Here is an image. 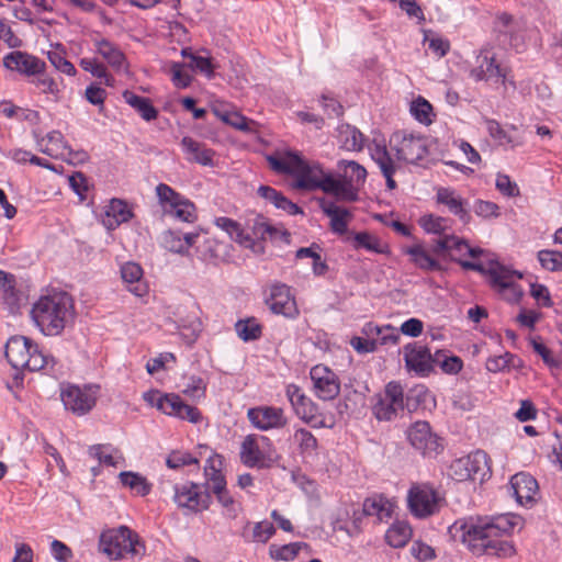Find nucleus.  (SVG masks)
I'll use <instances>...</instances> for the list:
<instances>
[{
    "instance_id": "nucleus-35",
    "label": "nucleus",
    "mask_w": 562,
    "mask_h": 562,
    "mask_svg": "<svg viewBox=\"0 0 562 562\" xmlns=\"http://www.w3.org/2000/svg\"><path fill=\"white\" fill-rule=\"evenodd\" d=\"M121 276L131 293L139 297L147 293V285L143 280V269L138 263L125 262L121 267Z\"/></svg>"
},
{
    "instance_id": "nucleus-8",
    "label": "nucleus",
    "mask_w": 562,
    "mask_h": 562,
    "mask_svg": "<svg viewBox=\"0 0 562 562\" xmlns=\"http://www.w3.org/2000/svg\"><path fill=\"white\" fill-rule=\"evenodd\" d=\"M156 195L166 215L184 223H193L196 220L194 204L189 199L176 192L170 186L159 183L156 187Z\"/></svg>"
},
{
    "instance_id": "nucleus-54",
    "label": "nucleus",
    "mask_w": 562,
    "mask_h": 562,
    "mask_svg": "<svg viewBox=\"0 0 562 562\" xmlns=\"http://www.w3.org/2000/svg\"><path fill=\"white\" fill-rule=\"evenodd\" d=\"M496 24L499 26H504L505 30H498L497 42L504 48L514 47L516 44L514 43L513 32L515 26L512 24V16L506 13L501 14L497 18Z\"/></svg>"
},
{
    "instance_id": "nucleus-10",
    "label": "nucleus",
    "mask_w": 562,
    "mask_h": 562,
    "mask_svg": "<svg viewBox=\"0 0 562 562\" xmlns=\"http://www.w3.org/2000/svg\"><path fill=\"white\" fill-rule=\"evenodd\" d=\"M173 492V502L186 515L207 510L212 504L210 492L202 490L198 483L175 484Z\"/></svg>"
},
{
    "instance_id": "nucleus-49",
    "label": "nucleus",
    "mask_w": 562,
    "mask_h": 562,
    "mask_svg": "<svg viewBox=\"0 0 562 562\" xmlns=\"http://www.w3.org/2000/svg\"><path fill=\"white\" fill-rule=\"evenodd\" d=\"M353 247L356 249L363 248L374 254H389L390 251L389 246L386 244L381 243V240L378 237L367 232H360L355 234Z\"/></svg>"
},
{
    "instance_id": "nucleus-36",
    "label": "nucleus",
    "mask_w": 562,
    "mask_h": 562,
    "mask_svg": "<svg viewBox=\"0 0 562 562\" xmlns=\"http://www.w3.org/2000/svg\"><path fill=\"white\" fill-rule=\"evenodd\" d=\"M271 452L272 443L262 435H248L240 446V457H270Z\"/></svg>"
},
{
    "instance_id": "nucleus-53",
    "label": "nucleus",
    "mask_w": 562,
    "mask_h": 562,
    "mask_svg": "<svg viewBox=\"0 0 562 562\" xmlns=\"http://www.w3.org/2000/svg\"><path fill=\"white\" fill-rule=\"evenodd\" d=\"M214 494L217 502L225 508L227 516L235 518L237 516V508L234 496L227 490V484L223 485L222 482L216 483L214 491L211 492V495Z\"/></svg>"
},
{
    "instance_id": "nucleus-24",
    "label": "nucleus",
    "mask_w": 562,
    "mask_h": 562,
    "mask_svg": "<svg viewBox=\"0 0 562 562\" xmlns=\"http://www.w3.org/2000/svg\"><path fill=\"white\" fill-rule=\"evenodd\" d=\"M509 488L517 503L521 506L532 507L539 491L537 480L529 473L519 472L510 477Z\"/></svg>"
},
{
    "instance_id": "nucleus-48",
    "label": "nucleus",
    "mask_w": 562,
    "mask_h": 562,
    "mask_svg": "<svg viewBox=\"0 0 562 562\" xmlns=\"http://www.w3.org/2000/svg\"><path fill=\"white\" fill-rule=\"evenodd\" d=\"M412 535L411 527L405 522H394L385 533V541L392 548H403Z\"/></svg>"
},
{
    "instance_id": "nucleus-43",
    "label": "nucleus",
    "mask_w": 562,
    "mask_h": 562,
    "mask_svg": "<svg viewBox=\"0 0 562 562\" xmlns=\"http://www.w3.org/2000/svg\"><path fill=\"white\" fill-rule=\"evenodd\" d=\"M222 459H206V462L203 467L205 482L202 485L204 491H209L210 493L214 491L216 483L222 482L223 485H226V479L222 471Z\"/></svg>"
},
{
    "instance_id": "nucleus-17",
    "label": "nucleus",
    "mask_w": 562,
    "mask_h": 562,
    "mask_svg": "<svg viewBox=\"0 0 562 562\" xmlns=\"http://www.w3.org/2000/svg\"><path fill=\"white\" fill-rule=\"evenodd\" d=\"M408 507L417 518H426L439 510L440 497L428 486L412 487L408 493Z\"/></svg>"
},
{
    "instance_id": "nucleus-45",
    "label": "nucleus",
    "mask_w": 562,
    "mask_h": 562,
    "mask_svg": "<svg viewBox=\"0 0 562 562\" xmlns=\"http://www.w3.org/2000/svg\"><path fill=\"white\" fill-rule=\"evenodd\" d=\"M437 201L445 204L452 214L459 216L462 221L468 216L463 206V200L456 191L447 188L439 189Z\"/></svg>"
},
{
    "instance_id": "nucleus-62",
    "label": "nucleus",
    "mask_w": 562,
    "mask_h": 562,
    "mask_svg": "<svg viewBox=\"0 0 562 562\" xmlns=\"http://www.w3.org/2000/svg\"><path fill=\"white\" fill-rule=\"evenodd\" d=\"M530 345L536 353H538L543 362L550 368V369H558L561 366V362L553 356L551 350L543 345L541 341L532 338L530 339Z\"/></svg>"
},
{
    "instance_id": "nucleus-39",
    "label": "nucleus",
    "mask_w": 562,
    "mask_h": 562,
    "mask_svg": "<svg viewBox=\"0 0 562 562\" xmlns=\"http://www.w3.org/2000/svg\"><path fill=\"white\" fill-rule=\"evenodd\" d=\"M198 237L199 235L194 233L181 234L180 232L168 231L162 236V243L169 251L184 254L193 246Z\"/></svg>"
},
{
    "instance_id": "nucleus-3",
    "label": "nucleus",
    "mask_w": 562,
    "mask_h": 562,
    "mask_svg": "<svg viewBox=\"0 0 562 562\" xmlns=\"http://www.w3.org/2000/svg\"><path fill=\"white\" fill-rule=\"evenodd\" d=\"M5 358L13 369L56 373L57 361L25 336H13L5 344Z\"/></svg>"
},
{
    "instance_id": "nucleus-6",
    "label": "nucleus",
    "mask_w": 562,
    "mask_h": 562,
    "mask_svg": "<svg viewBox=\"0 0 562 562\" xmlns=\"http://www.w3.org/2000/svg\"><path fill=\"white\" fill-rule=\"evenodd\" d=\"M143 400L159 412L198 424L202 420L201 412L191 405L186 404L182 398L175 393H162L159 390H149L143 394Z\"/></svg>"
},
{
    "instance_id": "nucleus-27",
    "label": "nucleus",
    "mask_w": 562,
    "mask_h": 562,
    "mask_svg": "<svg viewBox=\"0 0 562 562\" xmlns=\"http://www.w3.org/2000/svg\"><path fill=\"white\" fill-rule=\"evenodd\" d=\"M321 210L330 220V229L337 235H344L348 231V225L353 218L352 213L341 206H338L334 201L321 200Z\"/></svg>"
},
{
    "instance_id": "nucleus-12",
    "label": "nucleus",
    "mask_w": 562,
    "mask_h": 562,
    "mask_svg": "<svg viewBox=\"0 0 562 562\" xmlns=\"http://www.w3.org/2000/svg\"><path fill=\"white\" fill-rule=\"evenodd\" d=\"M404 409V389L401 383L389 382L375 396L372 413L379 420H392Z\"/></svg>"
},
{
    "instance_id": "nucleus-16",
    "label": "nucleus",
    "mask_w": 562,
    "mask_h": 562,
    "mask_svg": "<svg viewBox=\"0 0 562 562\" xmlns=\"http://www.w3.org/2000/svg\"><path fill=\"white\" fill-rule=\"evenodd\" d=\"M391 148L395 151L396 164H416L427 154L424 138L414 135L395 134L391 139Z\"/></svg>"
},
{
    "instance_id": "nucleus-22",
    "label": "nucleus",
    "mask_w": 562,
    "mask_h": 562,
    "mask_svg": "<svg viewBox=\"0 0 562 562\" xmlns=\"http://www.w3.org/2000/svg\"><path fill=\"white\" fill-rule=\"evenodd\" d=\"M3 66L24 76L41 75L45 63L38 57L21 50H13L3 57Z\"/></svg>"
},
{
    "instance_id": "nucleus-5",
    "label": "nucleus",
    "mask_w": 562,
    "mask_h": 562,
    "mask_svg": "<svg viewBox=\"0 0 562 562\" xmlns=\"http://www.w3.org/2000/svg\"><path fill=\"white\" fill-rule=\"evenodd\" d=\"M338 170V178L327 180L328 190H331V194L339 200L356 201L360 188L366 182V168L353 160H340Z\"/></svg>"
},
{
    "instance_id": "nucleus-32",
    "label": "nucleus",
    "mask_w": 562,
    "mask_h": 562,
    "mask_svg": "<svg viewBox=\"0 0 562 562\" xmlns=\"http://www.w3.org/2000/svg\"><path fill=\"white\" fill-rule=\"evenodd\" d=\"M480 459H451L448 465V475L458 482L475 481L481 474Z\"/></svg>"
},
{
    "instance_id": "nucleus-11",
    "label": "nucleus",
    "mask_w": 562,
    "mask_h": 562,
    "mask_svg": "<svg viewBox=\"0 0 562 562\" xmlns=\"http://www.w3.org/2000/svg\"><path fill=\"white\" fill-rule=\"evenodd\" d=\"M99 391L100 386L94 384L85 385L82 387L66 384L60 389V400L67 411L82 416L94 407Z\"/></svg>"
},
{
    "instance_id": "nucleus-26",
    "label": "nucleus",
    "mask_w": 562,
    "mask_h": 562,
    "mask_svg": "<svg viewBox=\"0 0 562 562\" xmlns=\"http://www.w3.org/2000/svg\"><path fill=\"white\" fill-rule=\"evenodd\" d=\"M186 159L201 166L213 167L215 151L207 147L204 143L199 142L190 136H184L180 143Z\"/></svg>"
},
{
    "instance_id": "nucleus-28",
    "label": "nucleus",
    "mask_w": 562,
    "mask_h": 562,
    "mask_svg": "<svg viewBox=\"0 0 562 562\" xmlns=\"http://www.w3.org/2000/svg\"><path fill=\"white\" fill-rule=\"evenodd\" d=\"M92 42L97 54H99L110 67L116 71L126 68V57L116 44L101 36L94 37Z\"/></svg>"
},
{
    "instance_id": "nucleus-63",
    "label": "nucleus",
    "mask_w": 562,
    "mask_h": 562,
    "mask_svg": "<svg viewBox=\"0 0 562 562\" xmlns=\"http://www.w3.org/2000/svg\"><path fill=\"white\" fill-rule=\"evenodd\" d=\"M228 125L247 134H256L258 132V124L254 120L243 115L239 111L233 114Z\"/></svg>"
},
{
    "instance_id": "nucleus-34",
    "label": "nucleus",
    "mask_w": 562,
    "mask_h": 562,
    "mask_svg": "<svg viewBox=\"0 0 562 562\" xmlns=\"http://www.w3.org/2000/svg\"><path fill=\"white\" fill-rule=\"evenodd\" d=\"M404 254L409 256L412 263L423 271H439L441 263L431 256L422 243H416L404 248Z\"/></svg>"
},
{
    "instance_id": "nucleus-20",
    "label": "nucleus",
    "mask_w": 562,
    "mask_h": 562,
    "mask_svg": "<svg viewBox=\"0 0 562 562\" xmlns=\"http://www.w3.org/2000/svg\"><path fill=\"white\" fill-rule=\"evenodd\" d=\"M267 304L272 313L283 315L286 318L293 319L299 315V308L291 289L284 283L278 282L270 286Z\"/></svg>"
},
{
    "instance_id": "nucleus-64",
    "label": "nucleus",
    "mask_w": 562,
    "mask_h": 562,
    "mask_svg": "<svg viewBox=\"0 0 562 562\" xmlns=\"http://www.w3.org/2000/svg\"><path fill=\"white\" fill-rule=\"evenodd\" d=\"M521 367V359L509 352L494 358V371H510L512 369H519Z\"/></svg>"
},
{
    "instance_id": "nucleus-37",
    "label": "nucleus",
    "mask_w": 562,
    "mask_h": 562,
    "mask_svg": "<svg viewBox=\"0 0 562 562\" xmlns=\"http://www.w3.org/2000/svg\"><path fill=\"white\" fill-rule=\"evenodd\" d=\"M392 504L383 495L375 494L367 497L362 505L364 516H374L379 522L387 521L392 516Z\"/></svg>"
},
{
    "instance_id": "nucleus-61",
    "label": "nucleus",
    "mask_w": 562,
    "mask_h": 562,
    "mask_svg": "<svg viewBox=\"0 0 562 562\" xmlns=\"http://www.w3.org/2000/svg\"><path fill=\"white\" fill-rule=\"evenodd\" d=\"M48 60L50 64L60 72L68 75V76H75L76 75V68L74 64H71L63 53L53 50L48 52L47 54Z\"/></svg>"
},
{
    "instance_id": "nucleus-44",
    "label": "nucleus",
    "mask_w": 562,
    "mask_h": 562,
    "mask_svg": "<svg viewBox=\"0 0 562 562\" xmlns=\"http://www.w3.org/2000/svg\"><path fill=\"white\" fill-rule=\"evenodd\" d=\"M525 527V519L514 513H505L494 515V531H498L502 535H512L515 529L518 531Z\"/></svg>"
},
{
    "instance_id": "nucleus-30",
    "label": "nucleus",
    "mask_w": 562,
    "mask_h": 562,
    "mask_svg": "<svg viewBox=\"0 0 562 562\" xmlns=\"http://www.w3.org/2000/svg\"><path fill=\"white\" fill-rule=\"evenodd\" d=\"M362 334L373 339L378 348L397 345L401 337L398 329L394 326L390 324L380 326L373 322H368L363 325Z\"/></svg>"
},
{
    "instance_id": "nucleus-51",
    "label": "nucleus",
    "mask_w": 562,
    "mask_h": 562,
    "mask_svg": "<svg viewBox=\"0 0 562 562\" xmlns=\"http://www.w3.org/2000/svg\"><path fill=\"white\" fill-rule=\"evenodd\" d=\"M80 66L85 71L90 72L93 77L102 79L106 87H112L114 78L108 72L106 67L95 59L82 58Z\"/></svg>"
},
{
    "instance_id": "nucleus-13",
    "label": "nucleus",
    "mask_w": 562,
    "mask_h": 562,
    "mask_svg": "<svg viewBox=\"0 0 562 562\" xmlns=\"http://www.w3.org/2000/svg\"><path fill=\"white\" fill-rule=\"evenodd\" d=\"M405 369L409 374L427 376L439 361V352L431 355L429 348L420 342H408L402 348Z\"/></svg>"
},
{
    "instance_id": "nucleus-40",
    "label": "nucleus",
    "mask_w": 562,
    "mask_h": 562,
    "mask_svg": "<svg viewBox=\"0 0 562 562\" xmlns=\"http://www.w3.org/2000/svg\"><path fill=\"white\" fill-rule=\"evenodd\" d=\"M122 95L124 101L131 105L143 120L150 122L157 119L158 110L151 104L148 98L140 97L130 90H125Z\"/></svg>"
},
{
    "instance_id": "nucleus-59",
    "label": "nucleus",
    "mask_w": 562,
    "mask_h": 562,
    "mask_svg": "<svg viewBox=\"0 0 562 562\" xmlns=\"http://www.w3.org/2000/svg\"><path fill=\"white\" fill-rule=\"evenodd\" d=\"M495 187L505 198L514 199L520 195V189L518 184L507 175L497 173L495 179Z\"/></svg>"
},
{
    "instance_id": "nucleus-1",
    "label": "nucleus",
    "mask_w": 562,
    "mask_h": 562,
    "mask_svg": "<svg viewBox=\"0 0 562 562\" xmlns=\"http://www.w3.org/2000/svg\"><path fill=\"white\" fill-rule=\"evenodd\" d=\"M71 296L58 290L41 295L32 305L31 318L45 336H57L74 317Z\"/></svg>"
},
{
    "instance_id": "nucleus-21",
    "label": "nucleus",
    "mask_w": 562,
    "mask_h": 562,
    "mask_svg": "<svg viewBox=\"0 0 562 562\" xmlns=\"http://www.w3.org/2000/svg\"><path fill=\"white\" fill-rule=\"evenodd\" d=\"M247 417L255 428L262 431L283 428L288 423L284 411L274 406L251 407L247 412Z\"/></svg>"
},
{
    "instance_id": "nucleus-19",
    "label": "nucleus",
    "mask_w": 562,
    "mask_h": 562,
    "mask_svg": "<svg viewBox=\"0 0 562 562\" xmlns=\"http://www.w3.org/2000/svg\"><path fill=\"white\" fill-rule=\"evenodd\" d=\"M173 324L187 345L194 344L202 331L199 311L194 306L190 310L182 306L178 307L173 313Z\"/></svg>"
},
{
    "instance_id": "nucleus-47",
    "label": "nucleus",
    "mask_w": 562,
    "mask_h": 562,
    "mask_svg": "<svg viewBox=\"0 0 562 562\" xmlns=\"http://www.w3.org/2000/svg\"><path fill=\"white\" fill-rule=\"evenodd\" d=\"M235 330L237 336L245 342L258 340L262 335V326L255 317L237 321Z\"/></svg>"
},
{
    "instance_id": "nucleus-29",
    "label": "nucleus",
    "mask_w": 562,
    "mask_h": 562,
    "mask_svg": "<svg viewBox=\"0 0 562 562\" xmlns=\"http://www.w3.org/2000/svg\"><path fill=\"white\" fill-rule=\"evenodd\" d=\"M132 215V211L123 200L112 199L104 207L101 222L106 229L113 231L128 222Z\"/></svg>"
},
{
    "instance_id": "nucleus-41",
    "label": "nucleus",
    "mask_w": 562,
    "mask_h": 562,
    "mask_svg": "<svg viewBox=\"0 0 562 562\" xmlns=\"http://www.w3.org/2000/svg\"><path fill=\"white\" fill-rule=\"evenodd\" d=\"M214 224L220 229L224 231L231 239L249 248L254 246V240L244 233L240 224L229 217L218 216L214 218Z\"/></svg>"
},
{
    "instance_id": "nucleus-25",
    "label": "nucleus",
    "mask_w": 562,
    "mask_h": 562,
    "mask_svg": "<svg viewBox=\"0 0 562 562\" xmlns=\"http://www.w3.org/2000/svg\"><path fill=\"white\" fill-rule=\"evenodd\" d=\"M440 252H447L451 260L458 262L467 256L477 257L481 254V249L471 247L464 239L454 235H443L442 238L437 240L432 249L435 255Z\"/></svg>"
},
{
    "instance_id": "nucleus-57",
    "label": "nucleus",
    "mask_w": 562,
    "mask_h": 562,
    "mask_svg": "<svg viewBox=\"0 0 562 562\" xmlns=\"http://www.w3.org/2000/svg\"><path fill=\"white\" fill-rule=\"evenodd\" d=\"M300 542H292L280 547L272 544L270 547V557L278 561H291L296 558V555L300 553Z\"/></svg>"
},
{
    "instance_id": "nucleus-38",
    "label": "nucleus",
    "mask_w": 562,
    "mask_h": 562,
    "mask_svg": "<svg viewBox=\"0 0 562 562\" xmlns=\"http://www.w3.org/2000/svg\"><path fill=\"white\" fill-rule=\"evenodd\" d=\"M337 132L341 148L349 151H360L364 147L366 137L356 126L341 124Z\"/></svg>"
},
{
    "instance_id": "nucleus-4",
    "label": "nucleus",
    "mask_w": 562,
    "mask_h": 562,
    "mask_svg": "<svg viewBox=\"0 0 562 562\" xmlns=\"http://www.w3.org/2000/svg\"><path fill=\"white\" fill-rule=\"evenodd\" d=\"M461 541L472 554L480 557L492 548V516H471L454 522Z\"/></svg>"
},
{
    "instance_id": "nucleus-9",
    "label": "nucleus",
    "mask_w": 562,
    "mask_h": 562,
    "mask_svg": "<svg viewBox=\"0 0 562 562\" xmlns=\"http://www.w3.org/2000/svg\"><path fill=\"white\" fill-rule=\"evenodd\" d=\"M522 274L494 260V297L509 304L518 303L524 296L519 284Z\"/></svg>"
},
{
    "instance_id": "nucleus-60",
    "label": "nucleus",
    "mask_w": 562,
    "mask_h": 562,
    "mask_svg": "<svg viewBox=\"0 0 562 562\" xmlns=\"http://www.w3.org/2000/svg\"><path fill=\"white\" fill-rule=\"evenodd\" d=\"M520 143L516 128L512 127L506 131L503 128L494 130V145L503 146L505 148H513Z\"/></svg>"
},
{
    "instance_id": "nucleus-7",
    "label": "nucleus",
    "mask_w": 562,
    "mask_h": 562,
    "mask_svg": "<svg viewBox=\"0 0 562 562\" xmlns=\"http://www.w3.org/2000/svg\"><path fill=\"white\" fill-rule=\"evenodd\" d=\"M137 536L126 526L106 529L99 537V551L110 560H120L126 553H136Z\"/></svg>"
},
{
    "instance_id": "nucleus-46",
    "label": "nucleus",
    "mask_w": 562,
    "mask_h": 562,
    "mask_svg": "<svg viewBox=\"0 0 562 562\" xmlns=\"http://www.w3.org/2000/svg\"><path fill=\"white\" fill-rule=\"evenodd\" d=\"M123 486L131 488L139 496H146L151 491V484H149L145 476L137 472L123 471L119 475Z\"/></svg>"
},
{
    "instance_id": "nucleus-33",
    "label": "nucleus",
    "mask_w": 562,
    "mask_h": 562,
    "mask_svg": "<svg viewBox=\"0 0 562 562\" xmlns=\"http://www.w3.org/2000/svg\"><path fill=\"white\" fill-rule=\"evenodd\" d=\"M285 393L295 414L303 420L311 422L316 412L314 403L295 384H289Z\"/></svg>"
},
{
    "instance_id": "nucleus-18",
    "label": "nucleus",
    "mask_w": 562,
    "mask_h": 562,
    "mask_svg": "<svg viewBox=\"0 0 562 562\" xmlns=\"http://www.w3.org/2000/svg\"><path fill=\"white\" fill-rule=\"evenodd\" d=\"M311 380L315 395L323 401L334 400L340 392L337 374L326 366L317 364L311 369Z\"/></svg>"
},
{
    "instance_id": "nucleus-2",
    "label": "nucleus",
    "mask_w": 562,
    "mask_h": 562,
    "mask_svg": "<svg viewBox=\"0 0 562 562\" xmlns=\"http://www.w3.org/2000/svg\"><path fill=\"white\" fill-rule=\"evenodd\" d=\"M269 166L279 173H289L295 178L294 187L302 190L321 189L331 194L327 180H333L330 173H326L319 162L307 161L296 151H284L280 155L267 157Z\"/></svg>"
},
{
    "instance_id": "nucleus-15",
    "label": "nucleus",
    "mask_w": 562,
    "mask_h": 562,
    "mask_svg": "<svg viewBox=\"0 0 562 562\" xmlns=\"http://www.w3.org/2000/svg\"><path fill=\"white\" fill-rule=\"evenodd\" d=\"M409 443L423 454H441L445 450V440L431 431L427 422H415L406 431Z\"/></svg>"
},
{
    "instance_id": "nucleus-31",
    "label": "nucleus",
    "mask_w": 562,
    "mask_h": 562,
    "mask_svg": "<svg viewBox=\"0 0 562 562\" xmlns=\"http://www.w3.org/2000/svg\"><path fill=\"white\" fill-rule=\"evenodd\" d=\"M204 54L193 53L190 47L181 49V56L189 59L188 68L194 72L203 75L206 79H213L215 69L218 65L210 56L209 52L203 50Z\"/></svg>"
},
{
    "instance_id": "nucleus-56",
    "label": "nucleus",
    "mask_w": 562,
    "mask_h": 562,
    "mask_svg": "<svg viewBox=\"0 0 562 562\" xmlns=\"http://www.w3.org/2000/svg\"><path fill=\"white\" fill-rule=\"evenodd\" d=\"M419 225L429 234H445L449 227V220L435 215H425L420 218Z\"/></svg>"
},
{
    "instance_id": "nucleus-42",
    "label": "nucleus",
    "mask_w": 562,
    "mask_h": 562,
    "mask_svg": "<svg viewBox=\"0 0 562 562\" xmlns=\"http://www.w3.org/2000/svg\"><path fill=\"white\" fill-rule=\"evenodd\" d=\"M494 90L503 99L509 98L516 91V85L509 68L505 66H494Z\"/></svg>"
},
{
    "instance_id": "nucleus-14",
    "label": "nucleus",
    "mask_w": 562,
    "mask_h": 562,
    "mask_svg": "<svg viewBox=\"0 0 562 562\" xmlns=\"http://www.w3.org/2000/svg\"><path fill=\"white\" fill-rule=\"evenodd\" d=\"M37 149L57 159H64L69 162L85 161L88 156L85 151L75 153L64 138V135L59 131H52L44 136L35 135Z\"/></svg>"
},
{
    "instance_id": "nucleus-50",
    "label": "nucleus",
    "mask_w": 562,
    "mask_h": 562,
    "mask_svg": "<svg viewBox=\"0 0 562 562\" xmlns=\"http://www.w3.org/2000/svg\"><path fill=\"white\" fill-rule=\"evenodd\" d=\"M181 391L192 400H201L205 396L206 382L199 375L183 376Z\"/></svg>"
},
{
    "instance_id": "nucleus-23",
    "label": "nucleus",
    "mask_w": 562,
    "mask_h": 562,
    "mask_svg": "<svg viewBox=\"0 0 562 562\" xmlns=\"http://www.w3.org/2000/svg\"><path fill=\"white\" fill-rule=\"evenodd\" d=\"M368 149L372 160L379 166L384 176L387 189H395L396 182L393 176L398 165L394 160V156L387 150L384 140L374 138L372 143L368 145Z\"/></svg>"
},
{
    "instance_id": "nucleus-55",
    "label": "nucleus",
    "mask_w": 562,
    "mask_h": 562,
    "mask_svg": "<svg viewBox=\"0 0 562 562\" xmlns=\"http://www.w3.org/2000/svg\"><path fill=\"white\" fill-rule=\"evenodd\" d=\"M537 258L541 267L548 271L562 270V252L560 251L543 249L538 251Z\"/></svg>"
},
{
    "instance_id": "nucleus-58",
    "label": "nucleus",
    "mask_w": 562,
    "mask_h": 562,
    "mask_svg": "<svg viewBox=\"0 0 562 562\" xmlns=\"http://www.w3.org/2000/svg\"><path fill=\"white\" fill-rule=\"evenodd\" d=\"M188 64L172 63L170 66L171 81L175 87L184 89L192 82V76L187 70Z\"/></svg>"
},
{
    "instance_id": "nucleus-52",
    "label": "nucleus",
    "mask_w": 562,
    "mask_h": 562,
    "mask_svg": "<svg viewBox=\"0 0 562 562\" xmlns=\"http://www.w3.org/2000/svg\"><path fill=\"white\" fill-rule=\"evenodd\" d=\"M411 113L419 123L429 125L432 123V105L423 97H418L411 104Z\"/></svg>"
}]
</instances>
